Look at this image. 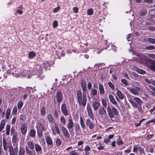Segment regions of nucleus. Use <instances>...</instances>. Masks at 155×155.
<instances>
[{
  "label": "nucleus",
  "mask_w": 155,
  "mask_h": 155,
  "mask_svg": "<svg viewBox=\"0 0 155 155\" xmlns=\"http://www.w3.org/2000/svg\"><path fill=\"white\" fill-rule=\"evenodd\" d=\"M26 118V116L24 114H22L20 116V120L25 121Z\"/></svg>",
  "instance_id": "obj_54"
},
{
  "label": "nucleus",
  "mask_w": 155,
  "mask_h": 155,
  "mask_svg": "<svg viewBox=\"0 0 155 155\" xmlns=\"http://www.w3.org/2000/svg\"><path fill=\"white\" fill-rule=\"evenodd\" d=\"M32 87H28L26 88V89L25 90V93L27 94H29L31 92V90H32Z\"/></svg>",
  "instance_id": "obj_38"
},
{
  "label": "nucleus",
  "mask_w": 155,
  "mask_h": 155,
  "mask_svg": "<svg viewBox=\"0 0 155 155\" xmlns=\"http://www.w3.org/2000/svg\"><path fill=\"white\" fill-rule=\"evenodd\" d=\"M146 49L147 50H152L155 49V47L153 46H149L146 47Z\"/></svg>",
  "instance_id": "obj_55"
},
{
  "label": "nucleus",
  "mask_w": 155,
  "mask_h": 155,
  "mask_svg": "<svg viewBox=\"0 0 155 155\" xmlns=\"http://www.w3.org/2000/svg\"><path fill=\"white\" fill-rule=\"evenodd\" d=\"M116 94L120 99L122 100L124 99V96L120 91H117Z\"/></svg>",
  "instance_id": "obj_31"
},
{
  "label": "nucleus",
  "mask_w": 155,
  "mask_h": 155,
  "mask_svg": "<svg viewBox=\"0 0 155 155\" xmlns=\"http://www.w3.org/2000/svg\"><path fill=\"white\" fill-rule=\"evenodd\" d=\"M55 98L58 105H60L63 99V94L61 91H59L57 92Z\"/></svg>",
  "instance_id": "obj_5"
},
{
  "label": "nucleus",
  "mask_w": 155,
  "mask_h": 155,
  "mask_svg": "<svg viewBox=\"0 0 155 155\" xmlns=\"http://www.w3.org/2000/svg\"><path fill=\"white\" fill-rule=\"evenodd\" d=\"M140 88L137 87L135 86L133 88H131L130 90V91L133 94L137 95L138 94V92L140 91Z\"/></svg>",
  "instance_id": "obj_11"
},
{
  "label": "nucleus",
  "mask_w": 155,
  "mask_h": 155,
  "mask_svg": "<svg viewBox=\"0 0 155 155\" xmlns=\"http://www.w3.org/2000/svg\"><path fill=\"white\" fill-rule=\"evenodd\" d=\"M54 115L55 118L56 119L58 118L59 117V114L56 110H54Z\"/></svg>",
  "instance_id": "obj_53"
},
{
  "label": "nucleus",
  "mask_w": 155,
  "mask_h": 155,
  "mask_svg": "<svg viewBox=\"0 0 155 155\" xmlns=\"http://www.w3.org/2000/svg\"><path fill=\"white\" fill-rule=\"evenodd\" d=\"M105 111H107L106 108L102 106L100 107L98 110V112L99 115L105 113Z\"/></svg>",
  "instance_id": "obj_23"
},
{
  "label": "nucleus",
  "mask_w": 155,
  "mask_h": 155,
  "mask_svg": "<svg viewBox=\"0 0 155 155\" xmlns=\"http://www.w3.org/2000/svg\"><path fill=\"white\" fill-rule=\"evenodd\" d=\"M136 71L138 73L142 74H145L146 73V72L145 71L142 69H140L139 68H137L136 69Z\"/></svg>",
  "instance_id": "obj_35"
},
{
  "label": "nucleus",
  "mask_w": 155,
  "mask_h": 155,
  "mask_svg": "<svg viewBox=\"0 0 155 155\" xmlns=\"http://www.w3.org/2000/svg\"><path fill=\"white\" fill-rule=\"evenodd\" d=\"M101 118L103 120L106 121V122H109V118L108 116V114H107V111H105V113L103 114H101L100 115Z\"/></svg>",
  "instance_id": "obj_16"
},
{
  "label": "nucleus",
  "mask_w": 155,
  "mask_h": 155,
  "mask_svg": "<svg viewBox=\"0 0 155 155\" xmlns=\"http://www.w3.org/2000/svg\"><path fill=\"white\" fill-rule=\"evenodd\" d=\"M74 126V130L76 133L81 131L80 127L78 123H75Z\"/></svg>",
  "instance_id": "obj_20"
},
{
  "label": "nucleus",
  "mask_w": 155,
  "mask_h": 155,
  "mask_svg": "<svg viewBox=\"0 0 155 155\" xmlns=\"http://www.w3.org/2000/svg\"><path fill=\"white\" fill-rule=\"evenodd\" d=\"M86 80L81 79L80 84L83 91L82 95V92L81 90H78L77 93L76 99L79 106H82L84 107L85 106L87 102V97L85 94L86 91Z\"/></svg>",
  "instance_id": "obj_1"
},
{
  "label": "nucleus",
  "mask_w": 155,
  "mask_h": 155,
  "mask_svg": "<svg viewBox=\"0 0 155 155\" xmlns=\"http://www.w3.org/2000/svg\"><path fill=\"white\" fill-rule=\"evenodd\" d=\"M87 110L88 115L89 117L92 120H94V116L90 104L88 103L87 104Z\"/></svg>",
  "instance_id": "obj_7"
},
{
  "label": "nucleus",
  "mask_w": 155,
  "mask_h": 155,
  "mask_svg": "<svg viewBox=\"0 0 155 155\" xmlns=\"http://www.w3.org/2000/svg\"><path fill=\"white\" fill-rule=\"evenodd\" d=\"M17 108L16 107H14L12 113L13 114L15 115L17 113Z\"/></svg>",
  "instance_id": "obj_57"
},
{
  "label": "nucleus",
  "mask_w": 155,
  "mask_h": 155,
  "mask_svg": "<svg viewBox=\"0 0 155 155\" xmlns=\"http://www.w3.org/2000/svg\"><path fill=\"white\" fill-rule=\"evenodd\" d=\"M11 129V126L9 125L6 126V134L7 135L10 134V131Z\"/></svg>",
  "instance_id": "obj_39"
},
{
  "label": "nucleus",
  "mask_w": 155,
  "mask_h": 155,
  "mask_svg": "<svg viewBox=\"0 0 155 155\" xmlns=\"http://www.w3.org/2000/svg\"><path fill=\"white\" fill-rule=\"evenodd\" d=\"M53 26L54 28H56L58 26V22L57 21H54L53 23Z\"/></svg>",
  "instance_id": "obj_56"
},
{
  "label": "nucleus",
  "mask_w": 155,
  "mask_h": 155,
  "mask_svg": "<svg viewBox=\"0 0 155 155\" xmlns=\"http://www.w3.org/2000/svg\"><path fill=\"white\" fill-rule=\"evenodd\" d=\"M92 107L94 110L96 111L99 108L100 105V103L97 101H94L93 102Z\"/></svg>",
  "instance_id": "obj_14"
},
{
  "label": "nucleus",
  "mask_w": 155,
  "mask_h": 155,
  "mask_svg": "<svg viewBox=\"0 0 155 155\" xmlns=\"http://www.w3.org/2000/svg\"><path fill=\"white\" fill-rule=\"evenodd\" d=\"M101 102L103 107L106 108L107 105L106 100L104 99H102L101 100Z\"/></svg>",
  "instance_id": "obj_45"
},
{
  "label": "nucleus",
  "mask_w": 155,
  "mask_h": 155,
  "mask_svg": "<svg viewBox=\"0 0 155 155\" xmlns=\"http://www.w3.org/2000/svg\"><path fill=\"white\" fill-rule=\"evenodd\" d=\"M70 154V155H78V153L74 150L71 151Z\"/></svg>",
  "instance_id": "obj_58"
},
{
  "label": "nucleus",
  "mask_w": 155,
  "mask_h": 155,
  "mask_svg": "<svg viewBox=\"0 0 155 155\" xmlns=\"http://www.w3.org/2000/svg\"><path fill=\"white\" fill-rule=\"evenodd\" d=\"M56 143L58 147L60 146L61 144V142L59 138H57L56 140Z\"/></svg>",
  "instance_id": "obj_52"
},
{
  "label": "nucleus",
  "mask_w": 155,
  "mask_h": 155,
  "mask_svg": "<svg viewBox=\"0 0 155 155\" xmlns=\"http://www.w3.org/2000/svg\"><path fill=\"white\" fill-rule=\"evenodd\" d=\"M54 128L55 130L56 131L57 133L58 134H60V132L59 130L58 126L56 123L55 124Z\"/></svg>",
  "instance_id": "obj_47"
},
{
  "label": "nucleus",
  "mask_w": 155,
  "mask_h": 155,
  "mask_svg": "<svg viewBox=\"0 0 155 155\" xmlns=\"http://www.w3.org/2000/svg\"><path fill=\"white\" fill-rule=\"evenodd\" d=\"M11 110L9 108H8L6 111V118L7 119H8L9 116L11 114Z\"/></svg>",
  "instance_id": "obj_41"
},
{
  "label": "nucleus",
  "mask_w": 155,
  "mask_h": 155,
  "mask_svg": "<svg viewBox=\"0 0 155 155\" xmlns=\"http://www.w3.org/2000/svg\"><path fill=\"white\" fill-rule=\"evenodd\" d=\"M133 76V77H132L133 78H137L138 77V75L136 74V73L135 72H133L131 74Z\"/></svg>",
  "instance_id": "obj_62"
},
{
  "label": "nucleus",
  "mask_w": 155,
  "mask_h": 155,
  "mask_svg": "<svg viewBox=\"0 0 155 155\" xmlns=\"http://www.w3.org/2000/svg\"><path fill=\"white\" fill-rule=\"evenodd\" d=\"M12 140V142L13 144H14V143H15V145L16 144L18 145V143H17V142L18 140L17 135H13Z\"/></svg>",
  "instance_id": "obj_33"
},
{
  "label": "nucleus",
  "mask_w": 155,
  "mask_h": 155,
  "mask_svg": "<svg viewBox=\"0 0 155 155\" xmlns=\"http://www.w3.org/2000/svg\"><path fill=\"white\" fill-rule=\"evenodd\" d=\"M36 128L37 131H45L46 130L45 126L41 124H38L36 126Z\"/></svg>",
  "instance_id": "obj_18"
},
{
  "label": "nucleus",
  "mask_w": 155,
  "mask_h": 155,
  "mask_svg": "<svg viewBox=\"0 0 155 155\" xmlns=\"http://www.w3.org/2000/svg\"><path fill=\"white\" fill-rule=\"evenodd\" d=\"M148 41L150 43L155 44V39L152 38H149L147 39Z\"/></svg>",
  "instance_id": "obj_48"
},
{
  "label": "nucleus",
  "mask_w": 155,
  "mask_h": 155,
  "mask_svg": "<svg viewBox=\"0 0 155 155\" xmlns=\"http://www.w3.org/2000/svg\"><path fill=\"white\" fill-rule=\"evenodd\" d=\"M3 148L5 151H7L8 148V145L7 143L6 142L5 138L3 137Z\"/></svg>",
  "instance_id": "obj_22"
},
{
  "label": "nucleus",
  "mask_w": 155,
  "mask_h": 155,
  "mask_svg": "<svg viewBox=\"0 0 155 155\" xmlns=\"http://www.w3.org/2000/svg\"><path fill=\"white\" fill-rule=\"evenodd\" d=\"M97 94V90L94 88H93L91 90V92L90 93V95L91 97L96 95Z\"/></svg>",
  "instance_id": "obj_29"
},
{
  "label": "nucleus",
  "mask_w": 155,
  "mask_h": 155,
  "mask_svg": "<svg viewBox=\"0 0 155 155\" xmlns=\"http://www.w3.org/2000/svg\"><path fill=\"white\" fill-rule=\"evenodd\" d=\"M61 109V112L64 116H66L69 115L70 110L67 108V105L65 103L62 104Z\"/></svg>",
  "instance_id": "obj_6"
},
{
  "label": "nucleus",
  "mask_w": 155,
  "mask_h": 155,
  "mask_svg": "<svg viewBox=\"0 0 155 155\" xmlns=\"http://www.w3.org/2000/svg\"><path fill=\"white\" fill-rule=\"evenodd\" d=\"M109 86L110 87L112 90H114L115 87L114 84L111 82H109L108 83Z\"/></svg>",
  "instance_id": "obj_43"
},
{
  "label": "nucleus",
  "mask_w": 155,
  "mask_h": 155,
  "mask_svg": "<svg viewBox=\"0 0 155 155\" xmlns=\"http://www.w3.org/2000/svg\"><path fill=\"white\" fill-rule=\"evenodd\" d=\"M73 10L74 13H77L78 12V8L77 7H74L73 8Z\"/></svg>",
  "instance_id": "obj_59"
},
{
  "label": "nucleus",
  "mask_w": 155,
  "mask_h": 155,
  "mask_svg": "<svg viewBox=\"0 0 155 155\" xmlns=\"http://www.w3.org/2000/svg\"><path fill=\"white\" fill-rule=\"evenodd\" d=\"M61 130L63 133L64 136L66 138H69L70 136V134L67 129L64 127H61Z\"/></svg>",
  "instance_id": "obj_12"
},
{
  "label": "nucleus",
  "mask_w": 155,
  "mask_h": 155,
  "mask_svg": "<svg viewBox=\"0 0 155 155\" xmlns=\"http://www.w3.org/2000/svg\"><path fill=\"white\" fill-rule=\"evenodd\" d=\"M13 146L15 147L14 148L12 146H10L8 147L9 155H18V145L16 144L15 145H14L13 144Z\"/></svg>",
  "instance_id": "obj_4"
},
{
  "label": "nucleus",
  "mask_w": 155,
  "mask_h": 155,
  "mask_svg": "<svg viewBox=\"0 0 155 155\" xmlns=\"http://www.w3.org/2000/svg\"><path fill=\"white\" fill-rule=\"evenodd\" d=\"M25 148L26 152L28 155H33V153H34V154H35V151H31L29 149L28 147L26 146Z\"/></svg>",
  "instance_id": "obj_27"
},
{
  "label": "nucleus",
  "mask_w": 155,
  "mask_h": 155,
  "mask_svg": "<svg viewBox=\"0 0 155 155\" xmlns=\"http://www.w3.org/2000/svg\"><path fill=\"white\" fill-rule=\"evenodd\" d=\"M91 149V147L89 146H87L84 148V151L87 152L90 151Z\"/></svg>",
  "instance_id": "obj_61"
},
{
  "label": "nucleus",
  "mask_w": 155,
  "mask_h": 155,
  "mask_svg": "<svg viewBox=\"0 0 155 155\" xmlns=\"http://www.w3.org/2000/svg\"><path fill=\"white\" fill-rule=\"evenodd\" d=\"M86 126L88 127L90 130H92L94 128L95 125L90 119H87L86 122Z\"/></svg>",
  "instance_id": "obj_8"
},
{
  "label": "nucleus",
  "mask_w": 155,
  "mask_h": 155,
  "mask_svg": "<svg viewBox=\"0 0 155 155\" xmlns=\"http://www.w3.org/2000/svg\"><path fill=\"white\" fill-rule=\"evenodd\" d=\"M138 149H139V152L140 154H142V153L145 154L144 149L142 148L140 146L138 147Z\"/></svg>",
  "instance_id": "obj_49"
},
{
  "label": "nucleus",
  "mask_w": 155,
  "mask_h": 155,
  "mask_svg": "<svg viewBox=\"0 0 155 155\" xmlns=\"http://www.w3.org/2000/svg\"><path fill=\"white\" fill-rule=\"evenodd\" d=\"M23 103L21 101H20L18 102L17 107L18 109H21L23 106Z\"/></svg>",
  "instance_id": "obj_42"
},
{
  "label": "nucleus",
  "mask_w": 155,
  "mask_h": 155,
  "mask_svg": "<svg viewBox=\"0 0 155 155\" xmlns=\"http://www.w3.org/2000/svg\"><path fill=\"white\" fill-rule=\"evenodd\" d=\"M11 133L12 135H17V133L16 132H15V130L14 127H12L11 130Z\"/></svg>",
  "instance_id": "obj_50"
},
{
  "label": "nucleus",
  "mask_w": 155,
  "mask_h": 155,
  "mask_svg": "<svg viewBox=\"0 0 155 155\" xmlns=\"http://www.w3.org/2000/svg\"><path fill=\"white\" fill-rule=\"evenodd\" d=\"M60 121L64 126H65L66 124V120L64 116H62L60 118Z\"/></svg>",
  "instance_id": "obj_46"
},
{
  "label": "nucleus",
  "mask_w": 155,
  "mask_h": 155,
  "mask_svg": "<svg viewBox=\"0 0 155 155\" xmlns=\"http://www.w3.org/2000/svg\"><path fill=\"white\" fill-rule=\"evenodd\" d=\"M35 149L36 151L37 152H42V148L41 146L38 144H35Z\"/></svg>",
  "instance_id": "obj_30"
},
{
  "label": "nucleus",
  "mask_w": 155,
  "mask_h": 155,
  "mask_svg": "<svg viewBox=\"0 0 155 155\" xmlns=\"http://www.w3.org/2000/svg\"><path fill=\"white\" fill-rule=\"evenodd\" d=\"M121 82L123 83L125 86H127L129 85V83L127 81L124 79H121Z\"/></svg>",
  "instance_id": "obj_51"
},
{
  "label": "nucleus",
  "mask_w": 155,
  "mask_h": 155,
  "mask_svg": "<svg viewBox=\"0 0 155 155\" xmlns=\"http://www.w3.org/2000/svg\"><path fill=\"white\" fill-rule=\"evenodd\" d=\"M98 88L100 94L103 95L105 94V92L104 86L102 84L100 83L99 84Z\"/></svg>",
  "instance_id": "obj_19"
},
{
  "label": "nucleus",
  "mask_w": 155,
  "mask_h": 155,
  "mask_svg": "<svg viewBox=\"0 0 155 155\" xmlns=\"http://www.w3.org/2000/svg\"><path fill=\"white\" fill-rule=\"evenodd\" d=\"M5 124V121L4 120H3L1 121L0 125V131H2L4 129Z\"/></svg>",
  "instance_id": "obj_32"
},
{
  "label": "nucleus",
  "mask_w": 155,
  "mask_h": 155,
  "mask_svg": "<svg viewBox=\"0 0 155 155\" xmlns=\"http://www.w3.org/2000/svg\"><path fill=\"white\" fill-rule=\"evenodd\" d=\"M80 124L82 130L85 129V125L84 121V119L82 116L80 117Z\"/></svg>",
  "instance_id": "obj_21"
},
{
  "label": "nucleus",
  "mask_w": 155,
  "mask_h": 155,
  "mask_svg": "<svg viewBox=\"0 0 155 155\" xmlns=\"http://www.w3.org/2000/svg\"><path fill=\"white\" fill-rule=\"evenodd\" d=\"M46 141L48 145L53 146V141L49 135L45 136Z\"/></svg>",
  "instance_id": "obj_17"
},
{
  "label": "nucleus",
  "mask_w": 155,
  "mask_h": 155,
  "mask_svg": "<svg viewBox=\"0 0 155 155\" xmlns=\"http://www.w3.org/2000/svg\"><path fill=\"white\" fill-rule=\"evenodd\" d=\"M117 143L118 145H122L124 144L123 142L122 139L120 138V137L119 136L117 141Z\"/></svg>",
  "instance_id": "obj_40"
},
{
  "label": "nucleus",
  "mask_w": 155,
  "mask_h": 155,
  "mask_svg": "<svg viewBox=\"0 0 155 155\" xmlns=\"http://www.w3.org/2000/svg\"><path fill=\"white\" fill-rule=\"evenodd\" d=\"M20 130L22 134L25 135L27 130V127L26 124H21V125Z\"/></svg>",
  "instance_id": "obj_15"
},
{
  "label": "nucleus",
  "mask_w": 155,
  "mask_h": 155,
  "mask_svg": "<svg viewBox=\"0 0 155 155\" xmlns=\"http://www.w3.org/2000/svg\"><path fill=\"white\" fill-rule=\"evenodd\" d=\"M43 68H45L47 69L48 67H50L51 66V64L48 62H46L43 64Z\"/></svg>",
  "instance_id": "obj_34"
},
{
  "label": "nucleus",
  "mask_w": 155,
  "mask_h": 155,
  "mask_svg": "<svg viewBox=\"0 0 155 155\" xmlns=\"http://www.w3.org/2000/svg\"><path fill=\"white\" fill-rule=\"evenodd\" d=\"M93 12L92 8H89L87 11V14L88 15H91L93 14Z\"/></svg>",
  "instance_id": "obj_44"
},
{
  "label": "nucleus",
  "mask_w": 155,
  "mask_h": 155,
  "mask_svg": "<svg viewBox=\"0 0 155 155\" xmlns=\"http://www.w3.org/2000/svg\"><path fill=\"white\" fill-rule=\"evenodd\" d=\"M67 128L68 130L72 129V130L73 131V127L74 126V123L71 118H70L68 120V123L67 125Z\"/></svg>",
  "instance_id": "obj_10"
},
{
  "label": "nucleus",
  "mask_w": 155,
  "mask_h": 155,
  "mask_svg": "<svg viewBox=\"0 0 155 155\" xmlns=\"http://www.w3.org/2000/svg\"><path fill=\"white\" fill-rule=\"evenodd\" d=\"M46 119L48 120L49 124L56 123L55 119L52 115L51 114H49L47 115Z\"/></svg>",
  "instance_id": "obj_9"
},
{
  "label": "nucleus",
  "mask_w": 155,
  "mask_h": 155,
  "mask_svg": "<svg viewBox=\"0 0 155 155\" xmlns=\"http://www.w3.org/2000/svg\"><path fill=\"white\" fill-rule=\"evenodd\" d=\"M128 101L132 106L134 108L137 109V110L141 113L143 112L142 105L143 102L139 97L130 96L128 98Z\"/></svg>",
  "instance_id": "obj_2"
},
{
  "label": "nucleus",
  "mask_w": 155,
  "mask_h": 155,
  "mask_svg": "<svg viewBox=\"0 0 155 155\" xmlns=\"http://www.w3.org/2000/svg\"><path fill=\"white\" fill-rule=\"evenodd\" d=\"M107 111L111 121L113 122H116L117 120L114 118L115 116L118 115L119 114L117 109L113 106H108L107 107Z\"/></svg>",
  "instance_id": "obj_3"
},
{
  "label": "nucleus",
  "mask_w": 155,
  "mask_h": 155,
  "mask_svg": "<svg viewBox=\"0 0 155 155\" xmlns=\"http://www.w3.org/2000/svg\"><path fill=\"white\" fill-rule=\"evenodd\" d=\"M25 149L22 147H20L18 152V155H25Z\"/></svg>",
  "instance_id": "obj_37"
},
{
  "label": "nucleus",
  "mask_w": 155,
  "mask_h": 155,
  "mask_svg": "<svg viewBox=\"0 0 155 155\" xmlns=\"http://www.w3.org/2000/svg\"><path fill=\"white\" fill-rule=\"evenodd\" d=\"M41 114V116H44L46 113L45 107V106L41 107L40 108Z\"/></svg>",
  "instance_id": "obj_26"
},
{
  "label": "nucleus",
  "mask_w": 155,
  "mask_h": 155,
  "mask_svg": "<svg viewBox=\"0 0 155 155\" xmlns=\"http://www.w3.org/2000/svg\"><path fill=\"white\" fill-rule=\"evenodd\" d=\"M147 13V11L146 9H142L139 13L140 16H144L146 15Z\"/></svg>",
  "instance_id": "obj_36"
},
{
  "label": "nucleus",
  "mask_w": 155,
  "mask_h": 155,
  "mask_svg": "<svg viewBox=\"0 0 155 155\" xmlns=\"http://www.w3.org/2000/svg\"><path fill=\"white\" fill-rule=\"evenodd\" d=\"M150 68L153 71H155V64H152L150 66Z\"/></svg>",
  "instance_id": "obj_64"
},
{
  "label": "nucleus",
  "mask_w": 155,
  "mask_h": 155,
  "mask_svg": "<svg viewBox=\"0 0 155 155\" xmlns=\"http://www.w3.org/2000/svg\"><path fill=\"white\" fill-rule=\"evenodd\" d=\"M109 97L110 100V102L114 105L115 107L119 108V107L115 101L114 97L111 94L109 95Z\"/></svg>",
  "instance_id": "obj_13"
},
{
  "label": "nucleus",
  "mask_w": 155,
  "mask_h": 155,
  "mask_svg": "<svg viewBox=\"0 0 155 155\" xmlns=\"http://www.w3.org/2000/svg\"><path fill=\"white\" fill-rule=\"evenodd\" d=\"M148 30L151 31H155V27L152 26H150Z\"/></svg>",
  "instance_id": "obj_63"
},
{
  "label": "nucleus",
  "mask_w": 155,
  "mask_h": 155,
  "mask_svg": "<svg viewBox=\"0 0 155 155\" xmlns=\"http://www.w3.org/2000/svg\"><path fill=\"white\" fill-rule=\"evenodd\" d=\"M60 6H58L56 8H54L53 10V12L54 13H56L57 12L58 10H60Z\"/></svg>",
  "instance_id": "obj_60"
},
{
  "label": "nucleus",
  "mask_w": 155,
  "mask_h": 155,
  "mask_svg": "<svg viewBox=\"0 0 155 155\" xmlns=\"http://www.w3.org/2000/svg\"><path fill=\"white\" fill-rule=\"evenodd\" d=\"M28 135L32 138L35 137L36 135V131L35 130L31 129L29 132Z\"/></svg>",
  "instance_id": "obj_24"
},
{
  "label": "nucleus",
  "mask_w": 155,
  "mask_h": 155,
  "mask_svg": "<svg viewBox=\"0 0 155 155\" xmlns=\"http://www.w3.org/2000/svg\"><path fill=\"white\" fill-rule=\"evenodd\" d=\"M27 144L28 146V147H29L30 149L31 150H33L34 148V145L33 143L31 141H28L27 142Z\"/></svg>",
  "instance_id": "obj_28"
},
{
  "label": "nucleus",
  "mask_w": 155,
  "mask_h": 155,
  "mask_svg": "<svg viewBox=\"0 0 155 155\" xmlns=\"http://www.w3.org/2000/svg\"><path fill=\"white\" fill-rule=\"evenodd\" d=\"M36 56V54L33 51H30L28 54V58L30 59H33Z\"/></svg>",
  "instance_id": "obj_25"
}]
</instances>
